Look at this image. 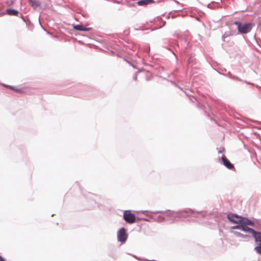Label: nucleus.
Wrapping results in <instances>:
<instances>
[{
  "label": "nucleus",
  "instance_id": "nucleus-5",
  "mask_svg": "<svg viewBox=\"0 0 261 261\" xmlns=\"http://www.w3.org/2000/svg\"><path fill=\"white\" fill-rule=\"evenodd\" d=\"M247 230V232H250L252 234L256 244L261 243V232L256 231L251 228H249Z\"/></svg>",
  "mask_w": 261,
  "mask_h": 261
},
{
  "label": "nucleus",
  "instance_id": "nucleus-12",
  "mask_svg": "<svg viewBox=\"0 0 261 261\" xmlns=\"http://www.w3.org/2000/svg\"><path fill=\"white\" fill-rule=\"evenodd\" d=\"M74 29L78 31H87L88 29L83 26L82 25H75L73 26Z\"/></svg>",
  "mask_w": 261,
  "mask_h": 261
},
{
  "label": "nucleus",
  "instance_id": "nucleus-13",
  "mask_svg": "<svg viewBox=\"0 0 261 261\" xmlns=\"http://www.w3.org/2000/svg\"><path fill=\"white\" fill-rule=\"evenodd\" d=\"M7 87L8 88H9V89H11L12 90H14V91H16V92H18V93H22L24 92V91L23 89L16 88L15 87H13V86H8Z\"/></svg>",
  "mask_w": 261,
  "mask_h": 261
},
{
  "label": "nucleus",
  "instance_id": "nucleus-14",
  "mask_svg": "<svg viewBox=\"0 0 261 261\" xmlns=\"http://www.w3.org/2000/svg\"><path fill=\"white\" fill-rule=\"evenodd\" d=\"M258 245L254 248L256 252L261 255V243L257 244Z\"/></svg>",
  "mask_w": 261,
  "mask_h": 261
},
{
  "label": "nucleus",
  "instance_id": "nucleus-6",
  "mask_svg": "<svg viewBox=\"0 0 261 261\" xmlns=\"http://www.w3.org/2000/svg\"><path fill=\"white\" fill-rule=\"evenodd\" d=\"M223 164L229 169H232L234 168V166L229 161V160L225 157L222 158Z\"/></svg>",
  "mask_w": 261,
  "mask_h": 261
},
{
  "label": "nucleus",
  "instance_id": "nucleus-1",
  "mask_svg": "<svg viewBox=\"0 0 261 261\" xmlns=\"http://www.w3.org/2000/svg\"><path fill=\"white\" fill-rule=\"evenodd\" d=\"M229 220L234 223L245 224V225H253V223L249 220L239 217L236 215L231 214L228 215Z\"/></svg>",
  "mask_w": 261,
  "mask_h": 261
},
{
  "label": "nucleus",
  "instance_id": "nucleus-3",
  "mask_svg": "<svg viewBox=\"0 0 261 261\" xmlns=\"http://www.w3.org/2000/svg\"><path fill=\"white\" fill-rule=\"evenodd\" d=\"M123 219L128 223H134L136 221L135 215L130 211H125L123 213Z\"/></svg>",
  "mask_w": 261,
  "mask_h": 261
},
{
  "label": "nucleus",
  "instance_id": "nucleus-15",
  "mask_svg": "<svg viewBox=\"0 0 261 261\" xmlns=\"http://www.w3.org/2000/svg\"><path fill=\"white\" fill-rule=\"evenodd\" d=\"M0 261H6L1 255H0Z\"/></svg>",
  "mask_w": 261,
  "mask_h": 261
},
{
  "label": "nucleus",
  "instance_id": "nucleus-9",
  "mask_svg": "<svg viewBox=\"0 0 261 261\" xmlns=\"http://www.w3.org/2000/svg\"><path fill=\"white\" fill-rule=\"evenodd\" d=\"M6 13L7 14L11 16H17L19 14V12L18 11L11 9H7Z\"/></svg>",
  "mask_w": 261,
  "mask_h": 261
},
{
  "label": "nucleus",
  "instance_id": "nucleus-10",
  "mask_svg": "<svg viewBox=\"0 0 261 261\" xmlns=\"http://www.w3.org/2000/svg\"><path fill=\"white\" fill-rule=\"evenodd\" d=\"M29 2L34 8H36L40 5V3L38 0H29Z\"/></svg>",
  "mask_w": 261,
  "mask_h": 261
},
{
  "label": "nucleus",
  "instance_id": "nucleus-4",
  "mask_svg": "<svg viewBox=\"0 0 261 261\" xmlns=\"http://www.w3.org/2000/svg\"><path fill=\"white\" fill-rule=\"evenodd\" d=\"M117 238L118 240L122 243H124L126 241L127 238V234L124 228H122L118 231Z\"/></svg>",
  "mask_w": 261,
  "mask_h": 261
},
{
  "label": "nucleus",
  "instance_id": "nucleus-8",
  "mask_svg": "<svg viewBox=\"0 0 261 261\" xmlns=\"http://www.w3.org/2000/svg\"><path fill=\"white\" fill-rule=\"evenodd\" d=\"M249 228L247 225H245V224H239L231 227L232 229H240L245 232H247V229H249Z\"/></svg>",
  "mask_w": 261,
  "mask_h": 261
},
{
  "label": "nucleus",
  "instance_id": "nucleus-2",
  "mask_svg": "<svg viewBox=\"0 0 261 261\" xmlns=\"http://www.w3.org/2000/svg\"><path fill=\"white\" fill-rule=\"evenodd\" d=\"M233 24L237 25L238 31L241 34H247L249 33L253 26V24L252 23L243 24L239 21H235Z\"/></svg>",
  "mask_w": 261,
  "mask_h": 261
},
{
  "label": "nucleus",
  "instance_id": "nucleus-11",
  "mask_svg": "<svg viewBox=\"0 0 261 261\" xmlns=\"http://www.w3.org/2000/svg\"><path fill=\"white\" fill-rule=\"evenodd\" d=\"M191 212H192L191 210H184V211H180V212H178V214L180 216L185 217L188 216H189L188 214L189 213H191Z\"/></svg>",
  "mask_w": 261,
  "mask_h": 261
},
{
  "label": "nucleus",
  "instance_id": "nucleus-7",
  "mask_svg": "<svg viewBox=\"0 0 261 261\" xmlns=\"http://www.w3.org/2000/svg\"><path fill=\"white\" fill-rule=\"evenodd\" d=\"M154 3L153 0H141L137 2V4L139 6H147L150 4H152Z\"/></svg>",
  "mask_w": 261,
  "mask_h": 261
}]
</instances>
